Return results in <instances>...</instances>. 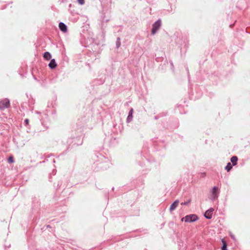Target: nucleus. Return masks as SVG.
I'll return each mask as SVG.
<instances>
[{"mask_svg": "<svg viewBox=\"0 0 250 250\" xmlns=\"http://www.w3.org/2000/svg\"><path fill=\"white\" fill-rule=\"evenodd\" d=\"M93 160L92 167L96 171L106 169L111 165L110 159L101 152L95 151Z\"/></svg>", "mask_w": 250, "mask_h": 250, "instance_id": "f257e3e1", "label": "nucleus"}, {"mask_svg": "<svg viewBox=\"0 0 250 250\" xmlns=\"http://www.w3.org/2000/svg\"><path fill=\"white\" fill-rule=\"evenodd\" d=\"M111 11L109 9L103 10L99 20L101 29L104 31L107 26V22L111 19Z\"/></svg>", "mask_w": 250, "mask_h": 250, "instance_id": "f03ea898", "label": "nucleus"}, {"mask_svg": "<svg viewBox=\"0 0 250 250\" xmlns=\"http://www.w3.org/2000/svg\"><path fill=\"white\" fill-rule=\"evenodd\" d=\"M178 47L180 48L181 51L185 52L188 47V41L187 38L184 36L180 37L175 41Z\"/></svg>", "mask_w": 250, "mask_h": 250, "instance_id": "7ed1b4c3", "label": "nucleus"}, {"mask_svg": "<svg viewBox=\"0 0 250 250\" xmlns=\"http://www.w3.org/2000/svg\"><path fill=\"white\" fill-rule=\"evenodd\" d=\"M81 138H69L67 140V143L68 144V147L67 149L62 154L63 155L66 153V151L68 150V149L70 147H72L74 146H79L81 145L83 143V141L80 140Z\"/></svg>", "mask_w": 250, "mask_h": 250, "instance_id": "20e7f679", "label": "nucleus"}, {"mask_svg": "<svg viewBox=\"0 0 250 250\" xmlns=\"http://www.w3.org/2000/svg\"><path fill=\"white\" fill-rule=\"evenodd\" d=\"M199 218L198 216L195 214H190L187 215L181 219L182 222H185V223H194L199 220Z\"/></svg>", "mask_w": 250, "mask_h": 250, "instance_id": "39448f33", "label": "nucleus"}, {"mask_svg": "<svg viewBox=\"0 0 250 250\" xmlns=\"http://www.w3.org/2000/svg\"><path fill=\"white\" fill-rule=\"evenodd\" d=\"M162 24V21L160 19H158L152 24L151 33L152 35H154L156 34L158 30L161 27Z\"/></svg>", "mask_w": 250, "mask_h": 250, "instance_id": "423d86ee", "label": "nucleus"}, {"mask_svg": "<svg viewBox=\"0 0 250 250\" xmlns=\"http://www.w3.org/2000/svg\"><path fill=\"white\" fill-rule=\"evenodd\" d=\"M10 106V100L5 98L0 101V110H4L6 108H8Z\"/></svg>", "mask_w": 250, "mask_h": 250, "instance_id": "0eeeda50", "label": "nucleus"}, {"mask_svg": "<svg viewBox=\"0 0 250 250\" xmlns=\"http://www.w3.org/2000/svg\"><path fill=\"white\" fill-rule=\"evenodd\" d=\"M220 190L219 188L216 186H214L211 191L212 194L211 200L214 201L217 199L219 196Z\"/></svg>", "mask_w": 250, "mask_h": 250, "instance_id": "6e6552de", "label": "nucleus"}, {"mask_svg": "<svg viewBox=\"0 0 250 250\" xmlns=\"http://www.w3.org/2000/svg\"><path fill=\"white\" fill-rule=\"evenodd\" d=\"M214 211V208H209L204 213V217L207 219H210L212 217V213Z\"/></svg>", "mask_w": 250, "mask_h": 250, "instance_id": "1a4fd4ad", "label": "nucleus"}, {"mask_svg": "<svg viewBox=\"0 0 250 250\" xmlns=\"http://www.w3.org/2000/svg\"><path fill=\"white\" fill-rule=\"evenodd\" d=\"M60 30L63 33H66L67 31V26L63 22H60L59 24Z\"/></svg>", "mask_w": 250, "mask_h": 250, "instance_id": "9d476101", "label": "nucleus"}, {"mask_svg": "<svg viewBox=\"0 0 250 250\" xmlns=\"http://www.w3.org/2000/svg\"><path fill=\"white\" fill-rule=\"evenodd\" d=\"M32 206L34 208H39L41 206V203L39 201V200L36 198L34 197L32 200Z\"/></svg>", "mask_w": 250, "mask_h": 250, "instance_id": "9b49d317", "label": "nucleus"}, {"mask_svg": "<svg viewBox=\"0 0 250 250\" xmlns=\"http://www.w3.org/2000/svg\"><path fill=\"white\" fill-rule=\"evenodd\" d=\"M50 61L48 65V67L51 69H54L55 68L57 65V64L56 62L55 59H52L50 60Z\"/></svg>", "mask_w": 250, "mask_h": 250, "instance_id": "f8f14e48", "label": "nucleus"}, {"mask_svg": "<svg viewBox=\"0 0 250 250\" xmlns=\"http://www.w3.org/2000/svg\"><path fill=\"white\" fill-rule=\"evenodd\" d=\"M179 203V200H175L170 205L169 208V210L170 211H172L174 210H175L176 208L178 207V204Z\"/></svg>", "mask_w": 250, "mask_h": 250, "instance_id": "ddd939ff", "label": "nucleus"}, {"mask_svg": "<svg viewBox=\"0 0 250 250\" xmlns=\"http://www.w3.org/2000/svg\"><path fill=\"white\" fill-rule=\"evenodd\" d=\"M133 109L132 108H131L129 110V111L128 112V116L126 118V122L127 123H130L132 119H133Z\"/></svg>", "mask_w": 250, "mask_h": 250, "instance_id": "4468645a", "label": "nucleus"}, {"mask_svg": "<svg viewBox=\"0 0 250 250\" xmlns=\"http://www.w3.org/2000/svg\"><path fill=\"white\" fill-rule=\"evenodd\" d=\"M43 57L44 59L47 61H49L52 59V55L51 53L48 51H46L43 53Z\"/></svg>", "mask_w": 250, "mask_h": 250, "instance_id": "2eb2a0df", "label": "nucleus"}, {"mask_svg": "<svg viewBox=\"0 0 250 250\" xmlns=\"http://www.w3.org/2000/svg\"><path fill=\"white\" fill-rule=\"evenodd\" d=\"M238 161V157L236 156H233L230 158V162L232 163V165L234 166L237 165Z\"/></svg>", "mask_w": 250, "mask_h": 250, "instance_id": "dca6fc26", "label": "nucleus"}, {"mask_svg": "<svg viewBox=\"0 0 250 250\" xmlns=\"http://www.w3.org/2000/svg\"><path fill=\"white\" fill-rule=\"evenodd\" d=\"M221 242H222V246L221 248V250H228L227 248V243L224 239H222Z\"/></svg>", "mask_w": 250, "mask_h": 250, "instance_id": "f3484780", "label": "nucleus"}, {"mask_svg": "<svg viewBox=\"0 0 250 250\" xmlns=\"http://www.w3.org/2000/svg\"><path fill=\"white\" fill-rule=\"evenodd\" d=\"M232 166H233L232 165V164L230 162H229L227 163L226 166L225 167V169L228 172H229L232 169Z\"/></svg>", "mask_w": 250, "mask_h": 250, "instance_id": "a211bd4d", "label": "nucleus"}, {"mask_svg": "<svg viewBox=\"0 0 250 250\" xmlns=\"http://www.w3.org/2000/svg\"><path fill=\"white\" fill-rule=\"evenodd\" d=\"M91 45H92L93 47H94V50L92 48L93 54L94 55V57H95V55L97 53L96 51V49L99 47V44L97 43L92 44Z\"/></svg>", "mask_w": 250, "mask_h": 250, "instance_id": "6ab92c4d", "label": "nucleus"}, {"mask_svg": "<svg viewBox=\"0 0 250 250\" xmlns=\"http://www.w3.org/2000/svg\"><path fill=\"white\" fill-rule=\"evenodd\" d=\"M121 46V39L120 37L117 38L116 41V47L119 48Z\"/></svg>", "mask_w": 250, "mask_h": 250, "instance_id": "aec40b11", "label": "nucleus"}, {"mask_svg": "<svg viewBox=\"0 0 250 250\" xmlns=\"http://www.w3.org/2000/svg\"><path fill=\"white\" fill-rule=\"evenodd\" d=\"M7 162L9 164H11L14 162V159L13 156H11L8 157Z\"/></svg>", "mask_w": 250, "mask_h": 250, "instance_id": "412c9836", "label": "nucleus"}, {"mask_svg": "<svg viewBox=\"0 0 250 250\" xmlns=\"http://www.w3.org/2000/svg\"><path fill=\"white\" fill-rule=\"evenodd\" d=\"M191 202V199H189L187 201L182 202L181 203V205L183 206H187Z\"/></svg>", "mask_w": 250, "mask_h": 250, "instance_id": "4be33fe9", "label": "nucleus"}, {"mask_svg": "<svg viewBox=\"0 0 250 250\" xmlns=\"http://www.w3.org/2000/svg\"><path fill=\"white\" fill-rule=\"evenodd\" d=\"M160 118L166 116L167 115V112H163L158 114Z\"/></svg>", "mask_w": 250, "mask_h": 250, "instance_id": "5701e85b", "label": "nucleus"}, {"mask_svg": "<svg viewBox=\"0 0 250 250\" xmlns=\"http://www.w3.org/2000/svg\"><path fill=\"white\" fill-rule=\"evenodd\" d=\"M78 2L81 5H83L84 4V0H77Z\"/></svg>", "mask_w": 250, "mask_h": 250, "instance_id": "b1692460", "label": "nucleus"}, {"mask_svg": "<svg viewBox=\"0 0 250 250\" xmlns=\"http://www.w3.org/2000/svg\"><path fill=\"white\" fill-rule=\"evenodd\" d=\"M29 120L28 119H25L24 121V124L25 125H27L29 124Z\"/></svg>", "mask_w": 250, "mask_h": 250, "instance_id": "393cba45", "label": "nucleus"}, {"mask_svg": "<svg viewBox=\"0 0 250 250\" xmlns=\"http://www.w3.org/2000/svg\"><path fill=\"white\" fill-rule=\"evenodd\" d=\"M229 235L232 239H233L234 241H236L235 237L232 233L230 232Z\"/></svg>", "mask_w": 250, "mask_h": 250, "instance_id": "a878e982", "label": "nucleus"}, {"mask_svg": "<svg viewBox=\"0 0 250 250\" xmlns=\"http://www.w3.org/2000/svg\"><path fill=\"white\" fill-rule=\"evenodd\" d=\"M206 176V173L205 172H202L200 173V177L201 178H204Z\"/></svg>", "mask_w": 250, "mask_h": 250, "instance_id": "bb28decb", "label": "nucleus"}, {"mask_svg": "<svg viewBox=\"0 0 250 250\" xmlns=\"http://www.w3.org/2000/svg\"><path fill=\"white\" fill-rule=\"evenodd\" d=\"M106 3L107 4H111L112 3V0H104Z\"/></svg>", "mask_w": 250, "mask_h": 250, "instance_id": "cd10ccee", "label": "nucleus"}, {"mask_svg": "<svg viewBox=\"0 0 250 250\" xmlns=\"http://www.w3.org/2000/svg\"><path fill=\"white\" fill-rule=\"evenodd\" d=\"M160 118V117H159V114H158L156 116H155L154 117V119L155 120H158V119Z\"/></svg>", "mask_w": 250, "mask_h": 250, "instance_id": "c85d7f7f", "label": "nucleus"}, {"mask_svg": "<svg viewBox=\"0 0 250 250\" xmlns=\"http://www.w3.org/2000/svg\"><path fill=\"white\" fill-rule=\"evenodd\" d=\"M155 140L156 139L155 138H154L153 139L152 141H153V143L154 144V145L155 146H157V144L155 143Z\"/></svg>", "mask_w": 250, "mask_h": 250, "instance_id": "c756f323", "label": "nucleus"}, {"mask_svg": "<svg viewBox=\"0 0 250 250\" xmlns=\"http://www.w3.org/2000/svg\"><path fill=\"white\" fill-rule=\"evenodd\" d=\"M43 116L46 118V119H47L48 118V115L46 114V113H43Z\"/></svg>", "mask_w": 250, "mask_h": 250, "instance_id": "7c9ffc66", "label": "nucleus"}, {"mask_svg": "<svg viewBox=\"0 0 250 250\" xmlns=\"http://www.w3.org/2000/svg\"><path fill=\"white\" fill-rule=\"evenodd\" d=\"M62 181H59L58 184V187H60L62 185Z\"/></svg>", "mask_w": 250, "mask_h": 250, "instance_id": "2f4dec72", "label": "nucleus"}, {"mask_svg": "<svg viewBox=\"0 0 250 250\" xmlns=\"http://www.w3.org/2000/svg\"><path fill=\"white\" fill-rule=\"evenodd\" d=\"M40 121H41V123H42V125H44V121H43V120H42V118L40 119Z\"/></svg>", "mask_w": 250, "mask_h": 250, "instance_id": "473e14b6", "label": "nucleus"}, {"mask_svg": "<svg viewBox=\"0 0 250 250\" xmlns=\"http://www.w3.org/2000/svg\"><path fill=\"white\" fill-rule=\"evenodd\" d=\"M149 3H152L153 2V0H147Z\"/></svg>", "mask_w": 250, "mask_h": 250, "instance_id": "72a5a7b5", "label": "nucleus"}, {"mask_svg": "<svg viewBox=\"0 0 250 250\" xmlns=\"http://www.w3.org/2000/svg\"><path fill=\"white\" fill-rule=\"evenodd\" d=\"M234 24H230V25H229V26H230V27L231 28H232V27L234 26Z\"/></svg>", "mask_w": 250, "mask_h": 250, "instance_id": "f704fd0d", "label": "nucleus"}, {"mask_svg": "<svg viewBox=\"0 0 250 250\" xmlns=\"http://www.w3.org/2000/svg\"><path fill=\"white\" fill-rule=\"evenodd\" d=\"M188 81H189V83H190V76H189V75L188 74Z\"/></svg>", "mask_w": 250, "mask_h": 250, "instance_id": "c9c22d12", "label": "nucleus"}, {"mask_svg": "<svg viewBox=\"0 0 250 250\" xmlns=\"http://www.w3.org/2000/svg\"><path fill=\"white\" fill-rule=\"evenodd\" d=\"M35 113H36V114H40V112H39V111H36L35 112Z\"/></svg>", "mask_w": 250, "mask_h": 250, "instance_id": "e433bc0d", "label": "nucleus"}, {"mask_svg": "<svg viewBox=\"0 0 250 250\" xmlns=\"http://www.w3.org/2000/svg\"><path fill=\"white\" fill-rule=\"evenodd\" d=\"M171 66H172V67H173V63H172V62H171Z\"/></svg>", "mask_w": 250, "mask_h": 250, "instance_id": "4c0bfd02", "label": "nucleus"}, {"mask_svg": "<svg viewBox=\"0 0 250 250\" xmlns=\"http://www.w3.org/2000/svg\"><path fill=\"white\" fill-rule=\"evenodd\" d=\"M159 143H162V144H164V142L162 141V142H160Z\"/></svg>", "mask_w": 250, "mask_h": 250, "instance_id": "58836bf2", "label": "nucleus"}, {"mask_svg": "<svg viewBox=\"0 0 250 250\" xmlns=\"http://www.w3.org/2000/svg\"><path fill=\"white\" fill-rule=\"evenodd\" d=\"M47 228H50V226L49 225H47Z\"/></svg>", "mask_w": 250, "mask_h": 250, "instance_id": "ea45409f", "label": "nucleus"}, {"mask_svg": "<svg viewBox=\"0 0 250 250\" xmlns=\"http://www.w3.org/2000/svg\"><path fill=\"white\" fill-rule=\"evenodd\" d=\"M6 8V6H5L4 8H2V9H4Z\"/></svg>", "mask_w": 250, "mask_h": 250, "instance_id": "a19ab883", "label": "nucleus"}, {"mask_svg": "<svg viewBox=\"0 0 250 250\" xmlns=\"http://www.w3.org/2000/svg\"><path fill=\"white\" fill-rule=\"evenodd\" d=\"M181 107V106L179 105V106H177V108H179V107Z\"/></svg>", "mask_w": 250, "mask_h": 250, "instance_id": "79ce46f5", "label": "nucleus"}, {"mask_svg": "<svg viewBox=\"0 0 250 250\" xmlns=\"http://www.w3.org/2000/svg\"><path fill=\"white\" fill-rule=\"evenodd\" d=\"M53 163H55V160H54V159L53 160Z\"/></svg>", "mask_w": 250, "mask_h": 250, "instance_id": "37998d69", "label": "nucleus"}, {"mask_svg": "<svg viewBox=\"0 0 250 250\" xmlns=\"http://www.w3.org/2000/svg\"><path fill=\"white\" fill-rule=\"evenodd\" d=\"M114 188L113 187L112 190H114Z\"/></svg>", "mask_w": 250, "mask_h": 250, "instance_id": "c03bdc74", "label": "nucleus"}, {"mask_svg": "<svg viewBox=\"0 0 250 250\" xmlns=\"http://www.w3.org/2000/svg\"><path fill=\"white\" fill-rule=\"evenodd\" d=\"M144 250H147L146 249H145Z\"/></svg>", "mask_w": 250, "mask_h": 250, "instance_id": "a18cd8bd", "label": "nucleus"}]
</instances>
